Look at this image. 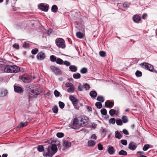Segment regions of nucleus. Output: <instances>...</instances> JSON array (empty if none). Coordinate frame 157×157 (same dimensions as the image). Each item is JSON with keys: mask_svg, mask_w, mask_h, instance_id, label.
<instances>
[{"mask_svg": "<svg viewBox=\"0 0 157 157\" xmlns=\"http://www.w3.org/2000/svg\"><path fill=\"white\" fill-rule=\"evenodd\" d=\"M69 69L72 72H76L77 71V68L75 65H71L69 67Z\"/></svg>", "mask_w": 157, "mask_h": 157, "instance_id": "nucleus-21", "label": "nucleus"}, {"mask_svg": "<svg viewBox=\"0 0 157 157\" xmlns=\"http://www.w3.org/2000/svg\"><path fill=\"white\" fill-rule=\"evenodd\" d=\"M122 121L124 123H125L128 121V119L127 116H123L122 117Z\"/></svg>", "mask_w": 157, "mask_h": 157, "instance_id": "nucleus-24", "label": "nucleus"}, {"mask_svg": "<svg viewBox=\"0 0 157 157\" xmlns=\"http://www.w3.org/2000/svg\"><path fill=\"white\" fill-rule=\"evenodd\" d=\"M50 69L56 75H61L62 72L57 67L55 66H51L50 67Z\"/></svg>", "mask_w": 157, "mask_h": 157, "instance_id": "nucleus-7", "label": "nucleus"}, {"mask_svg": "<svg viewBox=\"0 0 157 157\" xmlns=\"http://www.w3.org/2000/svg\"><path fill=\"white\" fill-rule=\"evenodd\" d=\"M8 154H4L2 155V157H7Z\"/></svg>", "mask_w": 157, "mask_h": 157, "instance_id": "nucleus-63", "label": "nucleus"}, {"mask_svg": "<svg viewBox=\"0 0 157 157\" xmlns=\"http://www.w3.org/2000/svg\"><path fill=\"white\" fill-rule=\"evenodd\" d=\"M50 59L52 62H55L56 61V57L54 55H52L50 56Z\"/></svg>", "mask_w": 157, "mask_h": 157, "instance_id": "nucleus-41", "label": "nucleus"}, {"mask_svg": "<svg viewBox=\"0 0 157 157\" xmlns=\"http://www.w3.org/2000/svg\"><path fill=\"white\" fill-rule=\"evenodd\" d=\"M2 72L10 73H17L20 71V68L16 65H8L5 67L3 65L1 66Z\"/></svg>", "mask_w": 157, "mask_h": 157, "instance_id": "nucleus-1", "label": "nucleus"}, {"mask_svg": "<svg viewBox=\"0 0 157 157\" xmlns=\"http://www.w3.org/2000/svg\"><path fill=\"white\" fill-rule=\"evenodd\" d=\"M133 21L136 23H138L141 20V17L137 14L134 15L133 17Z\"/></svg>", "mask_w": 157, "mask_h": 157, "instance_id": "nucleus-12", "label": "nucleus"}, {"mask_svg": "<svg viewBox=\"0 0 157 157\" xmlns=\"http://www.w3.org/2000/svg\"><path fill=\"white\" fill-rule=\"evenodd\" d=\"M71 144L69 141L65 140L63 142V146L66 148H69L71 146Z\"/></svg>", "mask_w": 157, "mask_h": 157, "instance_id": "nucleus-15", "label": "nucleus"}, {"mask_svg": "<svg viewBox=\"0 0 157 157\" xmlns=\"http://www.w3.org/2000/svg\"><path fill=\"white\" fill-rule=\"evenodd\" d=\"M40 91L39 89L36 88L34 90H32L31 92L29 93V95L30 97L36 98L37 96L40 95Z\"/></svg>", "mask_w": 157, "mask_h": 157, "instance_id": "nucleus-4", "label": "nucleus"}, {"mask_svg": "<svg viewBox=\"0 0 157 157\" xmlns=\"http://www.w3.org/2000/svg\"><path fill=\"white\" fill-rule=\"evenodd\" d=\"M73 86H74V85L71 83L67 82L65 84V86L67 87H70Z\"/></svg>", "mask_w": 157, "mask_h": 157, "instance_id": "nucleus-52", "label": "nucleus"}, {"mask_svg": "<svg viewBox=\"0 0 157 157\" xmlns=\"http://www.w3.org/2000/svg\"><path fill=\"white\" fill-rule=\"evenodd\" d=\"M56 44L59 48H64L66 47L65 41L62 38H57L55 40Z\"/></svg>", "mask_w": 157, "mask_h": 157, "instance_id": "nucleus-3", "label": "nucleus"}, {"mask_svg": "<svg viewBox=\"0 0 157 157\" xmlns=\"http://www.w3.org/2000/svg\"><path fill=\"white\" fill-rule=\"evenodd\" d=\"M44 147L42 145H39L38 146L37 150L39 151L42 152L44 151Z\"/></svg>", "mask_w": 157, "mask_h": 157, "instance_id": "nucleus-25", "label": "nucleus"}, {"mask_svg": "<svg viewBox=\"0 0 157 157\" xmlns=\"http://www.w3.org/2000/svg\"><path fill=\"white\" fill-rule=\"evenodd\" d=\"M122 132L126 135H128L129 134L128 131L126 129H124Z\"/></svg>", "mask_w": 157, "mask_h": 157, "instance_id": "nucleus-57", "label": "nucleus"}, {"mask_svg": "<svg viewBox=\"0 0 157 157\" xmlns=\"http://www.w3.org/2000/svg\"><path fill=\"white\" fill-rule=\"evenodd\" d=\"M45 58V54L43 52H40L36 56L37 59L39 60L44 59Z\"/></svg>", "mask_w": 157, "mask_h": 157, "instance_id": "nucleus-8", "label": "nucleus"}, {"mask_svg": "<svg viewBox=\"0 0 157 157\" xmlns=\"http://www.w3.org/2000/svg\"><path fill=\"white\" fill-rule=\"evenodd\" d=\"M99 54L100 56L102 57H105L106 55L105 52L103 51L100 52Z\"/></svg>", "mask_w": 157, "mask_h": 157, "instance_id": "nucleus-40", "label": "nucleus"}, {"mask_svg": "<svg viewBox=\"0 0 157 157\" xmlns=\"http://www.w3.org/2000/svg\"><path fill=\"white\" fill-rule=\"evenodd\" d=\"M73 77L75 79H78L81 77V75L79 73H75L73 75Z\"/></svg>", "mask_w": 157, "mask_h": 157, "instance_id": "nucleus-28", "label": "nucleus"}, {"mask_svg": "<svg viewBox=\"0 0 157 157\" xmlns=\"http://www.w3.org/2000/svg\"><path fill=\"white\" fill-rule=\"evenodd\" d=\"M49 149H51L55 154L57 151V148L56 145L55 144L52 145H49Z\"/></svg>", "mask_w": 157, "mask_h": 157, "instance_id": "nucleus-14", "label": "nucleus"}, {"mask_svg": "<svg viewBox=\"0 0 157 157\" xmlns=\"http://www.w3.org/2000/svg\"><path fill=\"white\" fill-rule=\"evenodd\" d=\"M95 105L97 106V108L98 109H101L102 107V104L101 103L99 102H97L96 103Z\"/></svg>", "mask_w": 157, "mask_h": 157, "instance_id": "nucleus-37", "label": "nucleus"}, {"mask_svg": "<svg viewBox=\"0 0 157 157\" xmlns=\"http://www.w3.org/2000/svg\"><path fill=\"white\" fill-rule=\"evenodd\" d=\"M79 117L78 118H75L72 121L73 126L74 127H77L78 125H79Z\"/></svg>", "mask_w": 157, "mask_h": 157, "instance_id": "nucleus-11", "label": "nucleus"}, {"mask_svg": "<svg viewBox=\"0 0 157 157\" xmlns=\"http://www.w3.org/2000/svg\"><path fill=\"white\" fill-rule=\"evenodd\" d=\"M114 105V103L112 102H106L105 103V105L106 107L110 108L112 107Z\"/></svg>", "mask_w": 157, "mask_h": 157, "instance_id": "nucleus-19", "label": "nucleus"}, {"mask_svg": "<svg viewBox=\"0 0 157 157\" xmlns=\"http://www.w3.org/2000/svg\"><path fill=\"white\" fill-rule=\"evenodd\" d=\"M147 16V13H144L142 15V18L143 19H145Z\"/></svg>", "mask_w": 157, "mask_h": 157, "instance_id": "nucleus-60", "label": "nucleus"}, {"mask_svg": "<svg viewBox=\"0 0 157 157\" xmlns=\"http://www.w3.org/2000/svg\"><path fill=\"white\" fill-rule=\"evenodd\" d=\"M78 90L80 91H82V87L81 85H79L78 86Z\"/></svg>", "mask_w": 157, "mask_h": 157, "instance_id": "nucleus-61", "label": "nucleus"}, {"mask_svg": "<svg viewBox=\"0 0 157 157\" xmlns=\"http://www.w3.org/2000/svg\"><path fill=\"white\" fill-rule=\"evenodd\" d=\"M141 67L147 70H148L151 72L157 73V71L154 69L153 65L147 63H143L140 64Z\"/></svg>", "mask_w": 157, "mask_h": 157, "instance_id": "nucleus-2", "label": "nucleus"}, {"mask_svg": "<svg viewBox=\"0 0 157 157\" xmlns=\"http://www.w3.org/2000/svg\"><path fill=\"white\" fill-rule=\"evenodd\" d=\"M97 100L99 101H100L102 102L104 101V100L103 97L102 96H98L97 98Z\"/></svg>", "mask_w": 157, "mask_h": 157, "instance_id": "nucleus-30", "label": "nucleus"}, {"mask_svg": "<svg viewBox=\"0 0 157 157\" xmlns=\"http://www.w3.org/2000/svg\"><path fill=\"white\" fill-rule=\"evenodd\" d=\"M108 152L110 155L113 154L115 152L114 147L112 146L109 147L108 149Z\"/></svg>", "mask_w": 157, "mask_h": 157, "instance_id": "nucleus-17", "label": "nucleus"}, {"mask_svg": "<svg viewBox=\"0 0 157 157\" xmlns=\"http://www.w3.org/2000/svg\"><path fill=\"white\" fill-rule=\"evenodd\" d=\"M136 147L137 145L133 142L130 143L129 144L128 148L130 150H134Z\"/></svg>", "mask_w": 157, "mask_h": 157, "instance_id": "nucleus-13", "label": "nucleus"}, {"mask_svg": "<svg viewBox=\"0 0 157 157\" xmlns=\"http://www.w3.org/2000/svg\"><path fill=\"white\" fill-rule=\"evenodd\" d=\"M98 148L99 150H102L103 149V147L102 145L100 144H98Z\"/></svg>", "mask_w": 157, "mask_h": 157, "instance_id": "nucleus-54", "label": "nucleus"}, {"mask_svg": "<svg viewBox=\"0 0 157 157\" xmlns=\"http://www.w3.org/2000/svg\"><path fill=\"white\" fill-rule=\"evenodd\" d=\"M13 47L14 48H15L17 49H19V45L18 44H14L13 45Z\"/></svg>", "mask_w": 157, "mask_h": 157, "instance_id": "nucleus-56", "label": "nucleus"}, {"mask_svg": "<svg viewBox=\"0 0 157 157\" xmlns=\"http://www.w3.org/2000/svg\"><path fill=\"white\" fill-rule=\"evenodd\" d=\"M87 71V69L86 67H83L80 70V72L82 74L86 73Z\"/></svg>", "mask_w": 157, "mask_h": 157, "instance_id": "nucleus-33", "label": "nucleus"}, {"mask_svg": "<svg viewBox=\"0 0 157 157\" xmlns=\"http://www.w3.org/2000/svg\"><path fill=\"white\" fill-rule=\"evenodd\" d=\"M135 75L137 77H141L142 75V73L140 71L138 70L136 72Z\"/></svg>", "mask_w": 157, "mask_h": 157, "instance_id": "nucleus-42", "label": "nucleus"}, {"mask_svg": "<svg viewBox=\"0 0 157 157\" xmlns=\"http://www.w3.org/2000/svg\"><path fill=\"white\" fill-rule=\"evenodd\" d=\"M14 87L15 91L17 93H21L23 91L22 88L18 86L14 85Z\"/></svg>", "mask_w": 157, "mask_h": 157, "instance_id": "nucleus-9", "label": "nucleus"}, {"mask_svg": "<svg viewBox=\"0 0 157 157\" xmlns=\"http://www.w3.org/2000/svg\"><path fill=\"white\" fill-rule=\"evenodd\" d=\"M101 113L103 115H105L107 113V110L105 109H102L101 110Z\"/></svg>", "mask_w": 157, "mask_h": 157, "instance_id": "nucleus-46", "label": "nucleus"}, {"mask_svg": "<svg viewBox=\"0 0 157 157\" xmlns=\"http://www.w3.org/2000/svg\"><path fill=\"white\" fill-rule=\"evenodd\" d=\"M90 95L91 98H96L97 95V92L95 91H91L90 93Z\"/></svg>", "mask_w": 157, "mask_h": 157, "instance_id": "nucleus-18", "label": "nucleus"}, {"mask_svg": "<svg viewBox=\"0 0 157 157\" xmlns=\"http://www.w3.org/2000/svg\"><path fill=\"white\" fill-rule=\"evenodd\" d=\"M8 93V91L7 90H4L2 91V94L4 96L6 95Z\"/></svg>", "mask_w": 157, "mask_h": 157, "instance_id": "nucleus-53", "label": "nucleus"}, {"mask_svg": "<svg viewBox=\"0 0 157 157\" xmlns=\"http://www.w3.org/2000/svg\"><path fill=\"white\" fill-rule=\"evenodd\" d=\"M149 147L150 146L149 144H145L143 148V150L144 151H146L149 148Z\"/></svg>", "mask_w": 157, "mask_h": 157, "instance_id": "nucleus-44", "label": "nucleus"}, {"mask_svg": "<svg viewBox=\"0 0 157 157\" xmlns=\"http://www.w3.org/2000/svg\"><path fill=\"white\" fill-rule=\"evenodd\" d=\"M75 90V87L74 86L70 87L67 90V91L69 93H73Z\"/></svg>", "mask_w": 157, "mask_h": 157, "instance_id": "nucleus-31", "label": "nucleus"}, {"mask_svg": "<svg viewBox=\"0 0 157 157\" xmlns=\"http://www.w3.org/2000/svg\"><path fill=\"white\" fill-rule=\"evenodd\" d=\"M87 109H88V110L89 111H92V109L91 108V107L88 106H87Z\"/></svg>", "mask_w": 157, "mask_h": 157, "instance_id": "nucleus-62", "label": "nucleus"}, {"mask_svg": "<svg viewBox=\"0 0 157 157\" xmlns=\"http://www.w3.org/2000/svg\"><path fill=\"white\" fill-rule=\"evenodd\" d=\"M64 64L66 65L67 66H69L70 65V62L67 61H65L63 62Z\"/></svg>", "mask_w": 157, "mask_h": 157, "instance_id": "nucleus-55", "label": "nucleus"}, {"mask_svg": "<svg viewBox=\"0 0 157 157\" xmlns=\"http://www.w3.org/2000/svg\"><path fill=\"white\" fill-rule=\"evenodd\" d=\"M38 52V49L37 48H35L33 49L31 51V53L33 54H36Z\"/></svg>", "mask_w": 157, "mask_h": 157, "instance_id": "nucleus-39", "label": "nucleus"}, {"mask_svg": "<svg viewBox=\"0 0 157 157\" xmlns=\"http://www.w3.org/2000/svg\"><path fill=\"white\" fill-rule=\"evenodd\" d=\"M95 144V142L92 140H90L88 142V145L89 147H93Z\"/></svg>", "mask_w": 157, "mask_h": 157, "instance_id": "nucleus-20", "label": "nucleus"}, {"mask_svg": "<svg viewBox=\"0 0 157 157\" xmlns=\"http://www.w3.org/2000/svg\"><path fill=\"white\" fill-rule=\"evenodd\" d=\"M69 99L72 101V103L75 101L77 100V98L72 95H71L69 96Z\"/></svg>", "mask_w": 157, "mask_h": 157, "instance_id": "nucleus-34", "label": "nucleus"}, {"mask_svg": "<svg viewBox=\"0 0 157 157\" xmlns=\"http://www.w3.org/2000/svg\"><path fill=\"white\" fill-rule=\"evenodd\" d=\"M52 111L54 113H57L58 112V107L56 106H55L52 108Z\"/></svg>", "mask_w": 157, "mask_h": 157, "instance_id": "nucleus-45", "label": "nucleus"}, {"mask_svg": "<svg viewBox=\"0 0 157 157\" xmlns=\"http://www.w3.org/2000/svg\"><path fill=\"white\" fill-rule=\"evenodd\" d=\"M91 138L93 140H96L97 138V137L95 134L92 135L91 137Z\"/></svg>", "mask_w": 157, "mask_h": 157, "instance_id": "nucleus-59", "label": "nucleus"}, {"mask_svg": "<svg viewBox=\"0 0 157 157\" xmlns=\"http://www.w3.org/2000/svg\"><path fill=\"white\" fill-rule=\"evenodd\" d=\"M54 154L55 153L51 149H49V147L48 146L47 151H44L43 155L45 157H52Z\"/></svg>", "mask_w": 157, "mask_h": 157, "instance_id": "nucleus-6", "label": "nucleus"}, {"mask_svg": "<svg viewBox=\"0 0 157 157\" xmlns=\"http://www.w3.org/2000/svg\"><path fill=\"white\" fill-rule=\"evenodd\" d=\"M28 124V123L27 122H25L24 123L21 122L20 123L19 125L17 127L16 129L19 128L25 127L27 126Z\"/></svg>", "mask_w": 157, "mask_h": 157, "instance_id": "nucleus-16", "label": "nucleus"}, {"mask_svg": "<svg viewBox=\"0 0 157 157\" xmlns=\"http://www.w3.org/2000/svg\"><path fill=\"white\" fill-rule=\"evenodd\" d=\"M54 94L56 97H58L59 96L60 93L57 90H56L54 91Z\"/></svg>", "mask_w": 157, "mask_h": 157, "instance_id": "nucleus-49", "label": "nucleus"}, {"mask_svg": "<svg viewBox=\"0 0 157 157\" xmlns=\"http://www.w3.org/2000/svg\"><path fill=\"white\" fill-rule=\"evenodd\" d=\"M40 9L44 11H47L48 9V6L45 5L44 4L41 3L40 4L39 6Z\"/></svg>", "mask_w": 157, "mask_h": 157, "instance_id": "nucleus-10", "label": "nucleus"}, {"mask_svg": "<svg viewBox=\"0 0 157 157\" xmlns=\"http://www.w3.org/2000/svg\"><path fill=\"white\" fill-rule=\"evenodd\" d=\"M76 35L77 37L79 38H82L83 37V34L80 32H77L76 33Z\"/></svg>", "mask_w": 157, "mask_h": 157, "instance_id": "nucleus-26", "label": "nucleus"}, {"mask_svg": "<svg viewBox=\"0 0 157 157\" xmlns=\"http://www.w3.org/2000/svg\"><path fill=\"white\" fill-rule=\"evenodd\" d=\"M73 104V105L75 107H75L77 106L78 105V100H76V101H75L74 102L72 103Z\"/></svg>", "mask_w": 157, "mask_h": 157, "instance_id": "nucleus-58", "label": "nucleus"}, {"mask_svg": "<svg viewBox=\"0 0 157 157\" xmlns=\"http://www.w3.org/2000/svg\"><path fill=\"white\" fill-rule=\"evenodd\" d=\"M59 107L61 109L63 108L64 107L65 104L62 102L59 101Z\"/></svg>", "mask_w": 157, "mask_h": 157, "instance_id": "nucleus-36", "label": "nucleus"}, {"mask_svg": "<svg viewBox=\"0 0 157 157\" xmlns=\"http://www.w3.org/2000/svg\"><path fill=\"white\" fill-rule=\"evenodd\" d=\"M109 112L110 115L113 116L115 113V111L114 109H111L109 110Z\"/></svg>", "mask_w": 157, "mask_h": 157, "instance_id": "nucleus-50", "label": "nucleus"}, {"mask_svg": "<svg viewBox=\"0 0 157 157\" xmlns=\"http://www.w3.org/2000/svg\"><path fill=\"white\" fill-rule=\"evenodd\" d=\"M83 87L86 90H88L90 88V86L87 83H85L83 86Z\"/></svg>", "mask_w": 157, "mask_h": 157, "instance_id": "nucleus-47", "label": "nucleus"}, {"mask_svg": "<svg viewBox=\"0 0 157 157\" xmlns=\"http://www.w3.org/2000/svg\"><path fill=\"white\" fill-rule=\"evenodd\" d=\"M121 143L124 145H126L127 144V142L126 140H123L121 141Z\"/></svg>", "mask_w": 157, "mask_h": 157, "instance_id": "nucleus-51", "label": "nucleus"}, {"mask_svg": "<svg viewBox=\"0 0 157 157\" xmlns=\"http://www.w3.org/2000/svg\"><path fill=\"white\" fill-rule=\"evenodd\" d=\"M116 123L117 125H121L122 124V121L121 119H117L116 120Z\"/></svg>", "mask_w": 157, "mask_h": 157, "instance_id": "nucleus-38", "label": "nucleus"}, {"mask_svg": "<svg viewBox=\"0 0 157 157\" xmlns=\"http://www.w3.org/2000/svg\"><path fill=\"white\" fill-rule=\"evenodd\" d=\"M116 122V119L114 118H110L109 121V124H114Z\"/></svg>", "mask_w": 157, "mask_h": 157, "instance_id": "nucleus-35", "label": "nucleus"}, {"mask_svg": "<svg viewBox=\"0 0 157 157\" xmlns=\"http://www.w3.org/2000/svg\"><path fill=\"white\" fill-rule=\"evenodd\" d=\"M127 154V152L123 150L120 151L118 153V154L120 155H126Z\"/></svg>", "mask_w": 157, "mask_h": 157, "instance_id": "nucleus-27", "label": "nucleus"}, {"mask_svg": "<svg viewBox=\"0 0 157 157\" xmlns=\"http://www.w3.org/2000/svg\"><path fill=\"white\" fill-rule=\"evenodd\" d=\"M23 46L25 48H28L29 47V44L27 42H25L24 43Z\"/></svg>", "mask_w": 157, "mask_h": 157, "instance_id": "nucleus-43", "label": "nucleus"}, {"mask_svg": "<svg viewBox=\"0 0 157 157\" xmlns=\"http://www.w3.org/2000/svg\"><path fill=\"white\" fill-rule=\"evenodd\" d=\"M21 79L24 82H25L26 81L28 80L29 79V78L28 77L25 76V75L21 76Z\"/></svg>", "mask_w": 157, "mask_h": 157, "instance_id": "nucleus-32", "label": "nucleus"}, {"mask_svg": "<svg viewBox=\"0 0 157 157\" xmlns=\"http://www.w3.org/2000/svg\"><path fill=\"white\" fill-rule=\"evenodd\" d=\"M51 10L53 12H56L58 10V7L57 6L55 5H53L52 7Z\"/></svg>", "mask_w": 157, "mask_h": 157, "instance_id": "nucleus-23", "label": "nucleus"}, {"mask_svg": "<svg viewBox=\"0 0 157 157\" xmlns=\"http://www.w3.org/2000/svg\"><path fill=\"white\" fill-rule=\"evenodd\" d=\"M123 6L124 8H126L128 7V5L127 3H124L123 4Z\"/></svg>", "mask_w": 157, "mask_h": 157, "instance_id": "nucleus-64", "label": "nucleus"}, {"mask_svg": "<svg viewBox=\"0 0 157 157\" xmlns=\"http://www.w3.org/2000/svg\"><path fill=\"white\" fill-rule=\"evenodd\" d=\"M57 136L59 138H61L63 136L64 134L62 132H58L57 134Z\"/></svg>", "mask_w": 157, "mask_h": 157, "instance_id": "nucleus-48", "label": "nucleus"}, {"mask_svg": "<svg viewBox=\"0 0 157 157\" xmlns=\"http://www.w3.org/2000/svg\"><path fill=\"white\" fill-rule=\"evenodd\" d=\"M79 126L84 127L87 125L88 124V118L86 117H79Z\"/></svg>", "mask_w": 157, "mask_h": 157, "instance_id": "nucleus-5", "label": "nucleus"}, {"mask_svg": "<svg viewBox=\"0 0 157 157\" xmlns=\"http://www.w3.org/2000/svg\"><path fill=\"white\" fill-rule=\"evenodd\" d=\"M115 133V136L117 138L120 139L122 138V135L118 131H116Z\"/></svg>", "mask_w": 157, "mask_h": 157, "instance_id": "nucleus-22", "label": "nucleus"}, {"mask_svg": "<svg viewBox=\"0 0 157 157\" xmlns=\"http://www.w3.org/2000/svg\"><path fill=\"white\" fill-rule=\"evenodd\" d=\"M56 63L59 64H62L63 63V61L60 58H58L56 59Z\"/></svg>", "mask_w": 157, "mask_h": 157, "instance_id": "nucleus-29", "label": "nucleus"}]
</instances>
